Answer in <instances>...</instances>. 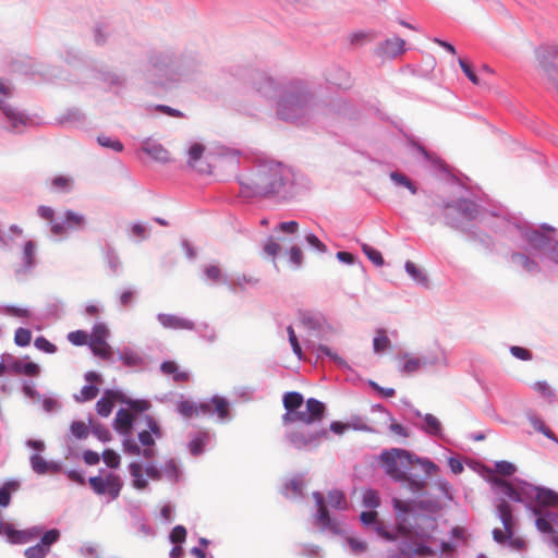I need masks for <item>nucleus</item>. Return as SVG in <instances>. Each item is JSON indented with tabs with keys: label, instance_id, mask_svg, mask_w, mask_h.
Returning <instances> with one entry per match:
<instances>
[{
	"label": "nucleus",
	"instance_id": "nucleus-1",
	"mask_svg": "<svg viewBox=\"0 0 558 558\" xmlns=\"http://www.w3.org/2000/svg\"><path fill=\"white\" fill-rule=\"evenodd\" d=\"M378 462L385 473L393 481L401 484V487L411 494H421L426 487L425 478L418 477L412 471L420 466L426 476L434 475L439 468L428 459H422L401 448L384 450Z\"/></svg>",
	"mask_w": 558,
	"mask_h": 558
},
{
	"label": "nucleus",
	"instance_id": "nucleus-2",
	"mask_svg": "<svg viewBox=\"0 0 558 558\" xmlns=\"http://www.w3.org/2000/svg\"><path fill=\"white\" fill-rule=\"evenodd\" d=\"M241 185L242 193L246 196L284 195L293 185V172L281 162L267 161L259 165L255 172L245 177Z\"/></svg>",
	"mask_w": 558,
	"mask_h": 558
},
{
	"label": "nucleus",
	"instance_id": "nucleus-3",
	"mask_svg": "<svg viewBox=\"0 0 558 558\" xmlns=\"http://www.w3.org/2000/svg\"><path fill=\"white\" fill-rule=\"evenodd\" d=\"M304 399L300 392L291 391L283 396V407L288 411L283 415L286 423L300 421L305 424H312L322 421L325 413V404L317 399L310 398L306 401V410L295 412L303 404Z\"/></svg>",
	"mask_w": 558,
	"mask_h": 558
},
{
	"label": "nucleus",
	"instance_id": "nucleus-4",
	"mask_svg": "<svg viewBox=\"0 0 558 558\" xmlns=\"http://www.w3.org/2000/svg\"><path fill=\"white\" fill-rule=\"evenodd\" d=\"M392 505L396 513V524L400 534L410 536L412 530L420 522H424L432 529L435 526V520L427 515H414L413 504L411 501H404L399 498L392 499Z\"/></svg>",
	"mask_w": 558,
	"mask_h": 558
},
{
	"label": "nucleus",
	"instance_id": "nucleus-5",
	"mask_svg": "<svg viewBox=\"0 0 558 558\" xmlns=\"http://www.w3.org/2000/svg\"><path fill=\"white\" fill-rule=\"evenodd\" d=\"M308 100L310 95L307 93L290 94L279 102L278 114L284 120L298 119L305 113Z\"/></svg>",
	"mask_w": 558,
	"mask_h": 558
},
{
	"label": "nucleus",
	"instance_id": "nucleus-6",
	"mask_svg": "<svg viewBox=\"0 0 558 558\" xmlns=\"http://www.w3.org/2000/svg\"><path fill=\"white\" fill-rule=\"evenodd\" d=\"M88 484L95 494H108L112 500L119 497L122 489L120 476L113 473L89 477Z\"/></svg>",
	"mask_w": 558,
	"mask_h": 558
},
{
	"label": "nucleus",
	"instance_id": "nucleus-7",
	"mask_svg": "<svg viewBox=\"0 0 558 558\" xmlns=\"http://www.w3.org/2000/svg\"><path fill=\"white\" fill-rule=\"evenodd\" d=\"M497 510L499 519L504 525V531L500 529H494L493 537L497 543L502 544L514 535V520L511 507L506 500H501L497 506Z\"/></svg>",
	"mask_w": 558,
	"mask_h": 558
},
{
	"label": "nucleus",
	"instance_id": "nucleus-8",
	"mask_svg": "<svg viewBox=\"0 0 558 558\" xmlns=\"http://www.w3.org/2000/svg\"><path fill=\"white\" fill-rule=\"evenodd\" d=\"M557 231L554 228H544L542 230H533L526 233V240L529 244L535 248L542 251L547 256L549 255V247L553 246Z\"/></svg>",
	"mask_w": 558,
	"mask_h": 558
},
{
	"label": "nucleus",
	"instance_id": "nucleus-9",
	"mask_svg": "<svg viewBox=\"0 0 558 558\" xmlns=\"http://www.w3.org/2000/svg\"><path fill=\"white\" fill-rule=\"evenodd\" d=\"M109 331L104 324L94 326L90 335V349L93 353L101 359H109L111 356V348L107 343Z\"/></svg>",
	"mask_w": 558,
	"mask_h": 558
},
{
	"label": "nucleus",
	"instance_id": "nucleus-10",
	"mask_svg": "<svg viewBox=\"0 0 558 558\" xmlns=\"http://www.w3.org/2000/svg\"><path fill=\"white\" fill-rule=\"evenodd\" d=\"M85 217L76 211L66 210L63 222L52 223L50 230L54 235H62L69 229H80L85 226Z\"/></svg>",
	"mask_w": 558,
	"mask_h": 558
},
{
	"label": "nucleus",
	"instance_id": "nucleus-11",
	"mask_svg": "<svg viewBox=\"0 0 558 558\" xmlns=\"http://www.w3.org/2000/svg\"><path fill=\"white\" fill-rule=\"evenodd\" d=\"M158 322L162 325V327L167 329H175V330H193L194 323L190 319L172 315V314H159L157 316Z\"/></svg>",
	"mask_w": 558,
	"mask_h": 558
},
{
	"label": "nucleus",
	"instance_id": "nucleus-12",
	"mask_svg": "<svg viewBox=\"0 0 558 558\" xmlns=\"http://www.w3.org/2000/svg\"><path fill=\"white\" fill-rule=\"evenodd\" d=\"M405 41L400 37H392L381 43L377 48V53L386 58H396L404 52Z\"/></svg>",
	"mask_w": 558,
	"mask_h": 558
},
{
	"label": "nucleus",
	"instance_id": "nucleus-13",
	"mask_svg": "<svg viewBox=\"0 0 558 558\" xmlns=\"http://www.w3.org/2000/svg\"><path fill=\"white\" fill-rule=\"evenodd\" d=\"M119 399L120 392L114 390H106L104 396L96 403L97 413L102 417H108Z\"/></svg>",
	"mask_w": 558,
	"mask_h": 558
},
{
	"label": "nucleus",
	"instance_id": "nucleus-14",
	"mask_svg": "<svg viewBox=\"0 0 558 558\" xmlns=\"http://www.w3.org/2000/svg\"><path fill=\"white\" fill-rule=\"evenodd\" d=\"M360 519L364 525H372L377 534L381 537L386 539H393V536L388 531H386L384 523L378 520V514L375 510L362 512Z\"/></svg>",
	"mask_w": 558,
	"mask_h": 558
},
{
	"label": "nucleus",
	"instance_id": "nucleus-15",
	"mask_svg": "<svg viewBox=\"0 0 558 558\" xmlns=\"http://www.w3.org/2000/svg\"><path fill=\"white\" fill-rule=\"evenodd\" d=\"M313 498L317 507L316 522L323 529H331L332 522L325 505V498L322 493L314 492Z\"/></svg>",
	"mask_w": 558,
	"mask_h": 558
},
{
	"label": "nucleus",
	"instance_id": "nucleus-16",
	"mask_svg": "<svg viewBox=\"0 0 558 558\" xmlns=\"http://www.w3.org/2000/svg\"><path fill=\"white\" fill-rule=\"evenodd\" d=\"M133 421V414L129 410L120 409L116 414L113 423L114 429L122 435H129L132 429Z\"/></svg>",
	"mask_w": 558,
	"mask_h": 558
},
{
	"label": "nucleus",
	"instance_id": "nucleus-17",
	"mask_svg": "<svg viewBox=\"0 0 558 558\" xmlns=\"http://www.w3.org/2000/svg\"><path fill=\"white\" fill-rule=\"evenodd\" d=\"M326 435V430H322L319 433L310 434L304 430H295L290 434L289 439L290 442L296 448H303L314 441H316L322 436Z\"/></svg>",
	"mask_w": 558,
	"mask_h": 558
},
{
	"label": "nucleus",
	"instance_id": "nucleus-18",
	"mask_svg": "<svg viewBox=\"0 0 558 558\" xmlns=\"http://www.w3.org/2000/svg\"><path fill=\"white\" fill-rule=\"evenodd\" d=\"M36 244L33 241H27L24 244L22 253V265L16 269V272H28L35 265Z\"/></svg>",
	"mask_w": 558,
	"mask_h": 558
},
{
	"label": "nucleus",
	"instance_id": "nucleus-19",
	"mask_svg": "<svg viewBox=\"0 0 558 558\" xmlns=\"http://www.w3.org/2000/svg\"><path fill=\"white\" fill-rule=\"evenodd\" d=\"M160 371L165 375L172 376L177 383H187L190 380V374L186 371L180 369L178 364L173 361H166L160 365Z\"/></svg>",
	"mask_w": 558,
	"mask_h": 558
},
{
	"label": "nucleus",
	"instance_id": "nucleus-20",
	"mask_svg": "<svg viewBox=\"0 0 558 558\" xmlns=\"http://www.w3.org/2000/svg\"><path fill=\"white\" fill-rule=\"evenodd\" d=\"M535 499L544 507L558 506V494L549 488H536Z\"/></svg>",
	"mask_w": 558,
	"mask_h": 558
},
{
	"label": "nucleus",
	"instance_id": "nucleus-21",
	"mask_svg": "<svg viewBox=\"0 0 558 558\" xmlns=\"http://www.w3.org/2000/svg\"><path fill=\"white\" fill-rule=\"evenodd\" d=\"M123 449L132 456H143L145 459H151L155 456L154 447H145L143 450L133 439H124Z\"/></svg>",
	"mask_w": 558,
	"mask_h": 558
},
{
	"label": "nucleus",
	"instance_id": "nucleus-22",
	"mask_svg": "<svg viewBox=\"0 0 558 558\" xmlns=\"http://www.w3.org/2000/svg\"><path fill=\"white\" fill-rule=\"evenodd\" d=\"M494 484L498 488V492L512 501L520 502L522 501L521 494L507 481L505 480H495Z\"/></svg>",
	"mask_w": 558,
	"mask_h": 558
},
{
	"label": "nucleus",
	"instance_id": "nucleus-23",
	"mask_svg": "<svg viewBox=\"0 0 558 558\" xmlns=\"http://www.w3.org/2000/svg\"><path fill=\"white\" fill-rule=\"evenodd\" d=\"M213 412L216 413L220 421H225L230 416L229 402L219 396L213 397Z\"/></svg>",
	"mask_w": 558,
	"mask_h": 558
},
{
	"label": "nucleus",
	"instance_id": "nucleus-24",
	"mask_svg": "<svg viewBox=\"0 0 558 558\" xmlns=\"http://www.w3.org/2000/svg\"><path fill=\"white\" fill-rule=\"evenodd\" d=\"M20 488V483L16 481H8L0 487V506L7 507L11 500V494Z\"/></svg>",
	"mask_w": 558,
	"mask_h": 558
},
{
	"label": "nucleus",
	"instance_id": "nucleus-25",
	"mask_svg": "<svg viewBox=\"0 0 558 558\" xmlns=\"http://www.w3.org/2000/svg\"><path fill=\"white\" fill-rule=\"evenodd\" d=\"M328 504L338 510H344L348 507L345 496L340 490H331L328 493Z\"/></svg>",
	"mask_w": 558,
	"mask_h": 558
},
{
	"label": "nucleus",
	"instance_id": "nucleus-26",
	"mask_svg": "<svg viewBox=\"0 0 558 558\" xmlns=\"http://www.w3.org/2000/svg\"><path fill=\"white\" fill-rule=\"evenodd\" d=\"M209 441V434L203 433L190 441L189 448L193 456H198L203 452L204 447Z\"/></svg>",
	"mask_w": 558,
	"mask_h": 558
},
{
	"label": "nucleus",
	"instance_id": "nucleus-27",
	"mask_svg": "<svg viewBox=\"0 0 558 558\" xmlns=\"http://www.w3.org/2000/svg\"><path fill=\"white\" fill-rule=\"evenodd\" d=\"M178 411L185 418H191L193 416H199L197 403H193L189 400L181 401L178 404Z\"/></svg>",
	"mask_w": 558,
	"mask_h": 558
},
{
	"label": "nucleus",
	"instance_id": "nucleus-28",
	"mask_svg": "<svg viewBox=\"0 0 558 558\" xmlns=\"http://www.w3.org/2000/svg\"><path fill=\"white\" fill-rule=\"evenodd\" d=\"M14 371L17 374L26 375V376H37L39 374V366L34 362L27 363H15Z\"/></svg>",
	"mask_w": 558,
	"mask_h": 558
},
{
	"label": "nucleus",
	"instance_id": "nucleus-29",
	"mask_svg": "<svg viewBox=\"0 0 558 558\" xmlns=\"http://www.w3.org/2000/svg\"><path fill=\"white\" fill-rule=\"evenodd\" d=\"M373 345H374V351L377 353L384 352L385 350H387L389 348L390 340L384 330L377 331V333L374 338V341H373Z\"/></svg>",
	"mask_w": 558,
	"mask_h": 558
},
{
	"label": "nucleus",
	"instance_id": "nucleus-30",
	"mask_svg": "<svg viewBox=\"0 0 558 558\" xmlns=\"http://www.w3.org/2000/svg\"><path fill=\"white\" fill-rule=\"evenodd\" d=\"M98 392L99 389L97 386L87 385L81 389L80 395L75 397V400L78 402L90 401L97 397Z\"/></svg>",
	"mask_w": 558,
	"mask_h": 558
},
{
	"label": "nucleus",
	"instance_id": "nucleus-31",
	"mask_svg": "<svg viewBox=\"0 0 558 558\" xmlns=\"http://www.w3.org/2000/svg\"><path fill=\"white\" fill-rule=\"evenodd\" d=\"M70 430L72 435L77 439L87 438L89 434L88 425L82 421H74L70 426Z\"/></svg>",
	"mask_w": 558,
	"mask_h": 558
},
{
	"label": "nucleus",
	"instance_id": "nucleus-32",
	"mask_svg": "<svg viewBox=\"0 0 558 558\" xmlns=\"http://www.w3.org/2000/svg\"><path fill=\"white\" fill-rule=\"evenodd\" d=\"M32 341V332L26 328H17L14 333V342L19 347H27Z\"/></svg>",
	"mask_w": 558,
	"mask_h": 558
},
{
	"label": "nucleus",
	"instance_id": "nucleus-33",
	"mask_svg": "<svg viewBox=\"0 0 558 558\" xmlns=\"http://www.w3.org/2000/svg\"><path fill=\"white\" fill-rule=\"evenodd\" d=\"M97 142L102 147L110 148V149H113L116 151H122L123 150V144L119 140H117V138H112V137L106 136V135H99L97 137Z\"/></svg>",
	"mask_w": 558,
	"mask_h": 558
},
{
	"label": "nucleus",
	"instance_id": "nucleus-34",
	"mask_svg": "<svg viewBox=\"0 0 558 558\" xmlns=\"http://www.w3.org/2000/svg\"><path fill=\"white\" fill-rule=\"evenodd\" d=\"M89 423L93 435L97 437L100 441L107 442L111 439V434L106 426H104L100 423L93 424L92 421H89Z\"/></svg>",
	"mask_w": 558,
	"mask_h": 558
},
{
	"label": "nucleus",
	"instance_id": "nucleus-35",
	"mask_svg": "<svg viewBox=\"0 0 558 558\" xmlns=\"http://www.w3.org/2000/svg\"><path fill=\"white\" fill-rule=\"evenodd\" d=\"M405 270L416 282H420V283L427 282L426 276L423 274V271L421 269H418L416 267V265L413 262L408 260L405 263Z\"/></svg>",
	"mask_w": 558,
	"mask_h": 558
},
{
	"label": "nucleus",
	"instance_id": "nucleus-36",
	"mask_svg": "<svg viewBox=\"0 0 558 558\" xmlns=\"http://www.w3.org/2000/svg\"><path fill=\"white\" fill-rule=\"evenodd\" d=\"M362 250H363L364 254L368 257V259L373 262L374 265H376V266L384 265V258L379 251L373 248L372 246H369L367 244H363Z\"/></svg>",
	"mask_w": 558,
	"mask_h": 558
},
{
	"label": "nucleus",
	"instance_id": "nucleus-37",
	"mask_svg": "<svg viewBox=\"0 0 558 558\" xmlns=\"http://www.w3.org/2000/svg\"><path fill=\"white\" fill-rule=\"evenodd\" d=\"M380 499L377 492L368 489L363 494V505L366 508L375 509L379 506Z\"/></svg>",
	"mask_w": 558,
	"mask_h": 558
},
{
	"label": "nucleus",
	"instance_id": "nucleus-38",
	"mask_svg": "<svg viewBox=\"0 0 558 558\" xmlns=\"http://www.w3.org/2000/svg\"><path fill=\"white\" fill-rule=\"evenodd\" d=\"M31 465H32V469L37 474H45L48 471V463H47V461L41 456H39V454H33L31 457Z\"/></svg>",
	"mask_w": 558,
	"mask_h": 558
},
{
	"label": "nucleus",
	"instance_id": "nucleus-39",
	"mask_svg": "<svg viewBox=\"0 0 558 558\" xmlns=\"http://www.w3.org/2000/svg\"><path fill=\"white\" fill-rule=\"evenodd\" d=\"M390 178L391 180L398 184V185H403L405 186L407 189H409L411 191L412 194H415L416 193V189L414 186V184L411 182V180L405 177L404 174L402 173H399V172H391L390 173Z\"/></svg>",
	"mask_w": 558,
	"mask_h": 558
},
{
	"label": "nucleus",
	"instance_id": "nucleus-40",
	"mask_svg": "<svg viewBox=\"0 0 558 558\" xmlns=\"http://www.w3.org/2000/svg\"><path fill=\"white\" fill-rule=\"evenodd\" d=\"M424 422H425V429L428 433L434 434V435H438L440 433L441 425L437 417H435L432 414H426L424 417Z\"/></svg>",
	"mask_w": 558,
	"mask_h": 558
},
{
	"label": "nucleus",
	"instance_id": "nucleus-41",
	"mask_svg": "<svg viewBox=\"0 0 558 558\" xmlns=\"http://www.w3.org/2000/svg\"><path fill=\"white\" fill-rule=\"evenodd\" d=\"M205 150L204 145L194 143L189 149V163L194 167L195 162L201 159Z\"/></svg>",
	"mask_w": 558,
	"mask_h": 558
},
{
	"label": "nucleus",
	"instance_id": "nucleus-42",
	"mask_svg": "<svg viewBox=\"0 0 558 558\" xmlns=\"http://www.w3.org/2000/svg\"><path fill=\"white\" fill-rule=\"evenodd\" d=\"M102 459L109 468L117 469L120 465V456L112 449H106Z\"/></svg>",
	"mask_w": 558,
	"mask_h": 558
},
{
	"label": "nucleus",
	"instance_id": "nucleus-43",
	"mask_svg": "<svg viewBox=\"0 0 558 558\" xmlns=\"http://www.w3.org/2000/svg\"><path fill=\"white\" fill-rule=\"evenodd\" d=\"M34 345L46 353H54L57 351V347L43 336L35 339Z\"/></svg>",
	"mask_w": 558,
	"mask_h": 558
},
{
	"label": "nucleus",
	"instance_id": "nucleus-44",
	"mask_svg": "<svg viewBox=\"0 0 558 558\" xmlns=\"http://www.w3.org/2000/svg\"><path fill=\"white\" fill-rule=\"evenodd\" d=\"M147 154L153 156L155 159L159 161H168L170 159L169 153L159 145H154L150 148H148Z\"/></svg>",
	"mask_w": 558,
	"mask_h": 558
},
{
	"label": "nucleus",
	"instance_id": "nucleus-45",
	"mask_svg": "<svg viewBox=\"0 0 558 558\" xmlns=\"http://www.w3.org/2000/svg\"><path fill=\"white\" fill-rule=\"evenodd\" d=\"M60 537V532L56 529H52V530H49L47 531L41 539H40V543L39 544H43V547L44 548H48L53 544L56 543Z\"/></svg>",
	"mask_w": 558,
	"mask_h": 558
},
{
	"label": "nucleus",
	"instance_id": "nucleus-46",
	"mask_svg": "<svg viewBox=\"0 0 558 558\" xmlns=\"http://www.w3.org/2000/svg\"><path fill=\"white\" fill-rule=\"evenodd\" d=\"M49 549L44 548L43 544H36L25 550L26 558H45Z\"/></svg>",
	"mask_w": 558,
	"mask_h": 558
},
{
	"label": "nucleus",
	"instance_id": "nucleus-47",
	"mask_svg": "<svg viewBox=\"0 0 558 558\" xmlns=\"http://www.w3.org/2000/svg\"><path fill=\"white\" fill-rule=\"evenodd\" d=\"M68 339L74 345H84L87 343L88 335L83 330H76L70 332Z\"/></svg>",
	"mask_w": 558,
	"mask_h": 558
},
{
	"label": "nucleus",
	"instance_id": "nucleus-48",
	"mask_svg": "<svg viewBox=\"0 0 558 558\" xmlns=\"http://www.w3.org/2000/svg\"><path fill=\"white\" fill-rule=\"evenodd\" d=\"M281 251L280 244L272 238H269L264 245V252L270 257H276Z\"/></svg>",
	"mask_w": 558,
	"mask_h": 558
},
{
	"label": "nucleus",
	"instance_id": "nucleus-49",
	"mask_svg": "<svg viewBox=\"0 0 558 558\" xmlns=\"http://www.w3.org/2000/svg\"><path fill=\"white\" fill-rule=\"evenodd\" d=\"M186 538V530L182 525H177L170 533V539L173 544H181Z\"/></svg>",
	"mask_w": 558,
	"mask_h": 558
},
{
	"label": "nucleus",
	"instance_id": "nucleus-50",
	"mask_svg": "<svg viewBox=\"0 0 558 558\" xmlns=\"http://www.w3.org/2000/svg\"><path fill=\"white\" fill-rule=\"evenodd\" d=\"M533 389L546 399H551L554 397V392L546 381H536L533 385Z\"/></svg>",
	"mask_w": 558,
	"mask_h": 558
},
{
	"label": "nucleus",
	"instance_id": "nucleus-51",
	"mask_svg": "<svg viewBox=\"0 0 558 558\" xmlns=\"http://www.w3.org/2000/svg\"><path fill=\"white\" fill-rule=\"evenodd\" d=\"M287 331H288L289 341L291 343V347H292V350H293L294 354L299 359H301L302 357V349H301V345H300L299 340L296 338V335L294 332V329L292 328V326H289L287 328Z\"/></svg>",
	"mask_w": 558,
	"mask_h": 558
},
{
	"label": "nucleus",
	"instance_id": "nucleus-52",
	"mask_svg": "<svg viewBox=\"0 0 558 558\" xmlns=\"http://www.w3.org/2000/svg\"><path fill=\"white\" fill-rule=\"evenodd\" d=\"M459 64L463 73L468 76V78L475 85L480 84V80L477 75L472 70L471 65L463 59H459Z\"/></svg>",
	"mask_w": 558,
	"mask_h": 558
},
{
	"label": "nucleus",
	"instance_id": "nucleus-53",
	"mask_svg": "<svg viewBox=\"0 0 558 558\" xmlns=\"http://www.w3.org/2000/svg\"><path fill=\"white\" fill-rule=\"evenodd\" d=\"M131 234L137 240H144L148 236V228L143 223H134L131 227Z\"/></svg>",
	"mask_w": 558,
	"mask_h": 558
},
{
	"label": "nucleus",
	"instance_id": "nucleus-54",
	"mask_svg": "<svg viewBox=\"0 0 558 558\" xmlns=\"http://www.w3.org/2000/svg\"><path fill=\"white\" fill-rule=\"evenodd\" d=\"M348 544L354 554H362L367 550V544L364 541L354 537H349Z\"/></svg>",
	"mask_w": 558,
	"mask_h": 558
},
{
	"label": "nucleus",
	"instance_id": "nucleus-55",
	"mask_svg": "<svg viewBox=\"0 0 558 558\" xmlns=\"http://www.w3.org/2000/svg\"><path fill=\"white\" fill-rule=\"evenodd\" d=\"M462 209V205L459 204L458 206H451V205H446L442 207V211H444V215H445V219H446V223L451 226V227H456V222H454V219L451 217V213L450 211H460Z\"/></svg>",
	"mask_w": 558,
	"mask_h": 558
},
{
	"label": "nucleus",
	"instance_id": "nucleus-56",
	"mask_svg": "<svg viewBox=\"0 0 558 558\" xmlns=\"http://www.w3.org/2000/svg\"><path fill=\"white\" fill-rule=\"evenodd\" d=\"M422 366V362L420 359H415V357H410L409 360H407V362L404 363L403 365V372L405 374H412L416 371L420 369V367Z\"/></svg>",
	"mask_w": 558,
	"mask_h": 558
},
{
	"label": "nucleus",
	"instance_id": "nucleus-57",
	"mask_svg": "<svg viewBox=\"0 0 558 558\" xmlns=\"http://www.w3.org/2000/svg\"><path fill=\"white\" fill-rule=\"evenodd\" d=\"M496 470L502 475L510 476L514 473L515 466L510 462L500 461L496 464Z\"/></svg>",
	"mask_w": 558,
	"mask_h": 558
},
{
	"label": "nucleus",
	"instance_id": "nucleus-58",
	"mask_svg": "<svg viewBox=\"0 0 558 558\" xmlns=\"http://www.w3.org/2000/svg\"><path fill=\"white\" fill-rule=\"evenodd\" d=\"M277 230L284 232V233L293 234V233L298 232L299 223L294 220L280 222L277 227Z\"/></svg>",
	"mask_w": 558,
	"mask_h": 558
},
{
	"label": "nucleus",
	"instance_id": "nucleus-59",
	"mask_svg": "<svg viewBox=\"0 0 558 558\" xmlns=\"http://www.w3.org/2000/svg\"><path fill=\"white\" fill-rule=\"evenodd\" d=\"M289 257L291 263L299 267L303 262V253L299 246H292L289 251Z\"/></svg>",
	"mask_w": 558,
	"mask_h": 558
},
{
	"label": "nucleus",
	"instance_id": "nucleus-60",
	"mask_svg": "<svg viewBox=\"0 0 558 558\" xmlns=\"http://www.w3.org/2000/svg\"><path fill=\"white\" fill-rule=\"evenodd\" d=\"M40 218L49 221L51 225L56 223L54 221V210L48 206H39L37 210Z\"/></svg>",
	"mask_w": 558,
	"mask_h": 558
},
{
	"label": "nucleus",
	"instance_id": "nucleus-61",
	"mask_svg": "<svg viewBox=\"0 0 558 558\" xmlns=\"http://www.w3.org/2000/svg\"><path fill=\"white\" fill-rule=\"evenodd\" d=\"M510 352L512 353L513 356L522 361H529L532 359L531 352L522 347H511Z\"/></svg>",
	"mask_w": 558,
	"mask_h": 558
},
{
	"label": "nucleus",
	"instance_id": "nucleus-62",
	"mask_svg": "<svg viewBox=\"0 0 558 558\" xmlns=\"http://www.w3.org/2000/svg\"><path fill=\"white\" fill-rule=\"evenodd\" d=\"M71 179L60 175L53 179L52 185L57 190L68 191L71 187Z\"/></svg>",
	"mask_w": 558,
	"mask_h": 558
},
{
	"label": "nucleus",
	"instance_id": "nucleus-63",
	"mask_svg": "<svg viewBox=\"0 0 558 558\" xmlns=\"http://www.w3.org/2000/svg\"><path fill=\"white\" fill-rule=\"evenodd\" d=\"M307 243L319 252H327V246L313 233L306 235Z\"/></svg>",
	"mask_w": 558,
	"mask_h": 558
},
{
	"label": "nucleus",
	"instance_id": "nucleus-64",
	"mask_svg": "<svg viewBox=\"0 0 558 558\" xmlns=\"http://www.w3.org/2000/svg\"><path fill=\"white\" fill-rule=\"evenodd\" d=\"M205 275L213 281H218L221 277V270L216 265H209L205 268Z\"/></svg>",
	"mask_w": 558,
	"mask_h": 558
}]
</instances>
